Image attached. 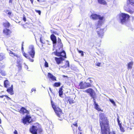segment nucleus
<instances>
[{"label": "nucleus", "mask_w": 134, "mask_h": 134, "mask_svg": "<svg viewBox=\"0 0 134 134\" xmlns=\"http://www.w3.org/2000/svg\"><path fill=\"white\" fill-rule=\"evenodd\" d=\"M99 122L101 134H116L114 131L110 132L109 121L105 114L103 113L99 114Z\"/></svg>", "instance_id": "f257e3e1"}, {"label": "nucleus", "mask_w": 134, "mask_h": 134, "mask_svg": "<svg viewBox=\"0 0 134 134\" xmlns=\"http://www.w3.org/2000/svg\"><path fill=\"white\" fill-rule=\"evenodd\" d=\"M24 42H23L21 44V50L23 55L27 59H29L30 61L33 62L34 60L33 59L34 58L35 54V48L33 45L30 46L29 48L28 54L25 53L24 50L23 48Z\"/></svg>", "instance_id": "f03ea898"}, {"label": "nucleus", "mask_w": 134, "mask_h": 134, "mask_svg": "<svg viewBox=\"0 0 134 134\" xmlns=\"http://www.w3.org/2000/svg\"><path fill=\"white\" fill-rule=\"evenodd\" d=\"M53 53L55 55L60 57H55L54 58L56 63L58 65L62 63L63 61L66 58V53L64 50L59 52L58 51V50L57 49Z\"/></svg>", "instance_id": "7ed1b4c3"}, {"label": "nucleus", "mask_w": 134, "mask_h": 134, "mask_svg": "<svg viewBox=\"0 0 134 134\" xmlns=\"http://www.w3.org/2000/svg\"><path fill=\"white\" fill-rule=\"evenodd\" d=\"M84 92L89 94L90 96L93 99V105L94 106L95 109L99 111H103V110L99 107V106L96 102L95 99L96 98L97 96L96 93L94 90L91 88H89Z\"/></svg>", "instance_id": "20e7f679"}, {"label": "nucleus", "mask_w": 134, "mask_h": 134, "mask_svg": "<svg viewBox=\"0 0 134 134\" xmlns=\"http://www.w3.org/2000/svg\"><path fill=\"white\" fill-rule=\"evenodd\" d=\"M52 107L54 109L55 112L57 116L61 118L60 120H62L64 118V114L62 110L59 107H57L52 103V101H51Z\"/></svg>", "instance_id": "39448f33"}, {"label": "nucleus", "mask_w": 134, "mask_h": 134, "mask_svg": "<svg viewBox=\"0 0 134 134\" xmlns=\"http://www.w3.org/2000/svg\"><path fill=\"white\" fill-rule=\"evenodd\" d=\"M29 131L32 134H41L43 130L39 126L32 125L30 127Z\"/></svg>", "instance_id": "423d86ee"}, {"label": "nucleus", "mask_w": 134, "mask_h": 134, "mask_svg": "<svg viewBox=\"0 0 134 134\" xmlns=\"http://www.w3.org/2000/svg\"><path fill=\"white\" fill-rule=\"evenodd\" d=\"M91 17L92 19L94 20H96L99 19V20L98 21L97 24V29L98 27V26L101 25L102 23L104 22L105 20V19L104 16H101L100 15H97L96 14H92L91 16Z\"/></svg>", "instance_id": "0eeeda50"}, {"label": "nucleus", "mask_w": 134, "mask_h": 134, "mask_svg": "<svg viewBox=\"0 0 134 134\" xmlns=\"http://www.w3.org/2000/svg\"><path fill=\"white\" fill-rule=\"evenodd\" d=\"M120 18L121 22L123 23L127 21L130 18V16L127 14L121 13L120 15Z\"/></svg>", "instance_id": "6e6552de"}, {"label": "nucleus", "mask_w": 134, "mask_h": 134, "mask_svg": "<svg viewBox=\"0 0 134 134\" xmlns=\"http://www.w3.org/2000/svg\"><path fill=\"white\" fill-rule=\"evenodd\" d=\"M53 47L54 48H56V49L55 51L58 49V51L59 52V51L61 49H62L63 45L62 42L60 38H58L57 42L56 43L55 46Z\"/></svg>", "instance_id": "1a4fd4ad"}, {"label": "nucleus", "mask_w": 134, "mask_h": 134, "mask_svg": "<svg viewBox=\"0 0 134 134\" xmlns=\"http://www.w3.org/2000/svg\"><path fill=\"white\" fill-rule=\"evenodd\" d=\"M31 117L29 115H26L25 117H24L22 119V122L24 124L28 125L31 122L30 119Z\"/></svg>", "instance_id": "9d476101"}, {"label": "nucleus", "mask_w": 134, "mask_h": 134, "mask_svg": "<svg viewBox=\"0 0 134 134\" xmlns=\"http://www.w3.org/2000/svg\"><path fill=\"white\" fill-rule=\"evenodd\" d=\"M50 38L52 42L53 46H55L57 43V39L56 37L54 34H52L50 36Z\"/></svg>", "instance_id": "9b49d317"}, {"label": "nucleus", "mask_w": 134, "mask_h": 134, "mask_svg": "<svg viewBox=\"0 0 134 134\" xmlns=\"http://www.w3.org/2000/svg\"><path fill=\"white\" fill-rule=\"evenodd\" d=\"M19 112L23 115H24L25 114H28L29 113V111L23 107H22L21 108Z\"/></svg>", "instance_id": "f8f14e48"}, {"label": "nucleus", "mask_w": 134, "mask_h": 134, "mask_svg": "<svg viewBox=\"0 0 134 134\" xmlns=\"http://www.w3.org/2000/svg\"><path fill=\"white\" fill-rule=\"evenodd\" d=\"M65 99L67 103L68 102L70 104H74L75 102L73 98H71L70 97H67L65 98Z\"/></svg>", "instance_id": "ddd939ff"}, {"label": "nucleus", "mask_w": 134, "mask_h": 134, "mask_svg": "<svg viewBox=\"0 0 134 134\" xmlns=\"http://www.w3.org/2000/svg\"><path fill=\"white\" fill-rule=\"evenodd\" d=\"M3 33L6 36H9L12 32L8 29H5L3 30Z\"/></svg>", "instance_id": "4468645a"}, {"label": "nucleus", "mask_w": 134, "mask_h": 134, "mask_svg": "<svg viewBox=\"0 0 134 134\" xmlns=\"http://www.w3.org/2000/svg\"><path fill=\"white\" fill-rule=\"evenodd\" d=\"M97 32L99 37L102 38L103 36L104 32V29H101L97 31Z\"/></svg>", "instance_id": "2eb2a0df"}, {"label": "nucleus", "mask_w": 134, "mask_h": 134, "mask_svg": "<svg viewBox=\"0 0 134 134\" xmlns=\"http://www.w3.org/2000/svg\"><path fill=\"white\" fill-rule=\"evenodd\" d=\"M48 76L49 79L53 81H56V77L50 73H48Z\"/></svg>", "instance_id": "dca6fc26"}, {"label": "nucleus", "mask_w": 134, "mask_h": 134, "mask_svg": "<svg viewBox=\"0 0 134 134\" xmlns=\"http://www.w3.org/2000/svg\"><path fill=\"white\" fill-rule=\"evenodd\" d=\"M80 88L81 89H83L86 88L85 82H84L83 81L80 82L79 84Z\"/></svg>", "instance_id": "f3484780"}, {"label": "nucleus", "mask_w": 134, "mask_h": 134, "mask_svg": "<svg viewBox=\"0 0 134 134\" xmlns=\"http://www.w3.org/2000/svg\"><path fill=\"white\" fill-rule=\"evenodd\" d=\"M8 89L7 90V91L8 93H10L11 95H12L13 94V85H11V86L10 87L8 88Z\"/></svg>", "instance_id": "a211bd4d"}, {"label": "nucleus", "mask_w": 134, "mask_h": 134, "mask_svg": "<svg viewBox=\"0 0 134 134\" xmlns=\"http://www.w3.org/2000/svg\"><path fill=\"white\" fill-rule=\"evenodd\" d=\"M4 12L9 18H10L13 16L12 12L9 10H5Z\"/></svg>", "instance_id": "6ab92c4d"}, {"label": "nucleus", "mask_w": 134, "mask_h": 134, "mask_svg": "<svg viewBox=\"0 0 134 134\" xmlns=\"http://www.w3.org/2000/svg\"><path fill=\"white\" fill-rule=\"evenodd\" d=\"M4 86L6 88H8L10 87V84L8 80H6L4 81Z\"/></svg>", "instance_id": "aec40b11"}, {"label": "nucleus", "mask_w": 134, "mask_h": 134, "mask_svg": "<svg viewBox=\"0 0 134 134\" xmlns=\"http://www.w3.org/2000/svg\"><path fill=\"white\" fill-rule=\"evenodd\" d=\"M65 64L64 65L61 66L63 68H65L67 67H69V61L66 60L65 61Z\"/></svg>", "instance_id": "412c9836"}, {"label": "nucleus", "mask_w": 134, "mask_h": 134, "mask_svg": "<svg viewBox=\"0 0 134 134\" xmlns=\"http://www.w3.org/2000/svg\"><path fill=\"white\" fill-rule=\"evenodd\" d=\"M98 3L100 4L103 5H106L107 2L104 0H97Z\"/></svg>", "instance_id": "4be33fe9"}, {"label": "nucleus", "mask_w": 134, "mask_h": 134, "mask_svg": "<svg viewBox=\"0 0 134 134\" xmlns=\"http://www.w3.org/2000/svg\"><path fill=\"white\" fill-rule=\"evenodd\" d=\"M3 25L5 27L9 28L10 26V24L8 21H7L6 22L3 23Z\"/></svg>", "instance_id": "5701e85b"}, {"label": "nucleus", "mask_w": 134, "mask_h": 134, "mask_svg": "<svg viewBox=\"0 0 134 134\" xmlns=\"http://www.w3.org/2000/svg\"><path fill=\"white\" fill-rule=\"evenodd\" d=\"M9 53L10 55L11 56L16 57L17 58L19 57V56L17 54L14 53L11 51H9Z\"/></svg>", "instance_id": "b1692460"}, {"label": "nucleus", "mask_w": 134, "mask_h": 134, "mask_svg": "<svg viewBox=\"0 0 134 134\" xmlns=\"http://www.w3.org/2000/svg\"><path fill=\"white\" fill-rule=\"evenodd\" d=\"M63 88L62 87H60L59 88V96L62 97V96L63 94V91H62Z\"/></svg>", "instance_id": "393cba45"}, {"label": "nucleus", "mask_w": 134, "mask_h": 134, "mask_svg": "<svg viewBox=\"0 0 134 134\" xmlns=\"http://www.w3.org/2000/svg\"><path fill=\"white\" fill-rule=\"evenodd\" d=\"M133 62H129L127 64L128 69H131L132 68V66L133 65Z\"/></svg>", "instance_id": "a878e982"}, {"label": "nucleus", "mask_w": 134, "mask_h": 134, "mask_svg": "<svg viewBox=\"0 0 134 134\" xmlns=\"http://www.w3.org/2000/svg\"><path fill=\"white\" fill-rule=\"evenodd\" d=\"M61 85V83L60 82H56L54 83L53 85V86L54 87H59Z\"/></svg>", "instance_id": "bb28decb"}, {"label": "nucleus", "mask_w": 134, "mask_h": 134, "mask_svg": "<svg viewBox=\"0 0 134 134\" xmlns=\"http://www.w3.org/2000/svg\"><path fill=\"white\" fill-rule=\"evenodd\" d=\"M85 84L86 88L92 86V85L90 83L85 82Z\"/></svg>", "instance_id": "cd10ccee"}, {"label": "nucleus", "mask_w": 134, "mask_h": 134, "mask_svg": "<svg viewBox=\"0 0 134 134\" xmlns=\"http://www.w3.org/2000/svg\"><path fill=\"white\" fill-rule=\"evenodd\" d=\"M77 51L78 52H79V53L81 54V56L82 57H83L84 56V54L83 53V52L81 50H77Z\"/></svg>", "instance_id": "c85d7f7f"}, {"label": "nucleus", "mask_w": 134, "mask_h": 134, "mask_svg": "<svg viewBox=\"0 0 134 134\" xmlns=\"http://www.w3.org/2000/svg\"><path fill=\"white\" fill-rule=\"evenodd\" d=\"M120 130L122 132H124L125 131L124 128L122 127L121 125L120 124V125H119Z\"/></svg>", "instance_id": "c756f323"}, {"label": "nucleus", "mask_w": 134, "mask_h": 134, "mask_svg": "<svg viewBox=\"0 0 134 134\" xmlns=\"http://www.w3.org/2000/svg\"><path fill=\"white\" fill-rule=\"evenodd\" d=\"M109 101L111 102L114 105H115V103L114 100L111 99H109Z\"/></svg>", "instance_id": "7c9ffc66"}, {"label": "nucleus", "mask_w": 134, "mask_h": 134, "mask_svg": "<svg viewBox=\"0 0 134 134\" xmlns=\"http://www.w3.org/2000/svg\"><path fill=\"white\" fill-rule=\"evenodd\" d=\"M40 42L44 44L45 43L44 41H43L42 38L41 37L40 38Z\"/></svg>", "instance_id": "2f4dec72"}, {"label": "nucleus", "mask_w": 134, "mask_h": 134, "mask_svg": "<svg viewBox=\"0 0 134 134\" xmlns=\"http://www.w3.org/2000/svg\"><path fill=\"white\" fill-rule=\"evenodd\" d=\"M101 64V63L98 62L97 63H96V65L98 66L99 67L100 66Z\"/></svg>", "instance_id": "473e14b6"}, {"label": "nucleus", "mask_w": 134, "mask_h": 134, "mask_svg": "<svg viewBox=\"0 0 134 134\" xmlns=\"http://www.w3.org/2000/svg\"><path fill=\"white\" fill-rule=\"evenodd\" d=\"M35 11L37 13H38L39 15L41 14V11L40 10H35Z\"/></svg>", "instance_id": "72a5a7b5"}, {"label": "nucleus", "mask_w": 134, "mask_h": 134, "mask_svg": "<svg viewBox=\"0 0 134 134\" xmlns=\"http://www.w3.org/2000/svg\"><path fill=\"white\" fill-rule=\"evenodd\" d=\"M44 66L46 67L47 68L48 67V63L45 61L44 64Z\"/></svg>", "instance_id": "f704fd0d"}, {"label": "nucleus", "mask_w": 134, "mask_h": 134, "mask_svg": "<svg viewBox=\"0 0 134 134\" xmlns=\"http://www.w3.org/2000/svg\"><path fill=\"white\" fill-rule=\"evenodd\" d=\"M4 97H5L7 99V100H11V99L9 97H8L7 95H4Z\"/></svg>", "instance_id": "c9c22d12"}, {"label": "nucleus", "mask_w": 134, "mask_h": 134, "mask_svg": "<svg viewBox=\"0 0 134 134\" xmlns=\"http://www.w3.org/2000/svg\"><path fill=\"white\" fill-rule=\"evenodd\" d=\"M117 121L118 122L119 125H120V124H121L120 123V121L119 120V117H118L117 118Z\"/></svg>", "instance_id": "e433bc0d"}, {"label": "nucleus", "mask_w": 134, "mask_h": 134, "mask_svg": "<svg viewBox=\"0 0 134 134\" xmlns=\"http://www.w3.org/2000/svg\"><path fill=\"white\" fill-rule=\"evenodd\" d=\"M23 16V21L24 22H25L26 21V18H25V15H24Z\"/></svg>", "instance_id": "4c0bfd02"}, {"label": "nucleus", "mask_w": 134, "mask_h": 134, "mask_svg": "<svg viewBox=\"0 0 134 134\" xmlns=\"http://www.w3.org/2000/svg\"><path fill=\"white\" fill-rule=\"evenodd\" d=\"M127 12H128L132 13H133V12L130 9H129L127 11Z\"/></svg>", "instance_id": "58836bf2"}, {"label": "nucleus", "mask_w": 134, "mask_h": 134, "mask_svg": "<svg viewBox=\"0 0 134 134\" xmlns=\"http://www.w3.org/2000/svg\"><path fill=\"white\" fill-rule=\"evenodd\" d=\"M73 125H74V126H75L77 128V123H76L75 124H73Z\"/></svg>", "instance_id": "ea45409f"}, {"label": "nucleus", "mask_w": 134, "mask_h": 134, "mask_svg": "<svg viewBox=\"0 0 134 134\" xmlns=\"http://www.w3.org/2000/svg\"><path fill=\"white\" fill-rule=\"evenodd\" d=\"M14 134H18V133L17 132V131L16 130H15L14 132Z\"/></svg>", "instance_id": "a19ab883"}, {"label": "nucleus", "mask_w": 134, "mask_h": 134, "mask_svg": "<svg viewBox=\"0 0 134 134\" xmlns=\"http://www.w3.org/2000/svg\"><path fill=\"white\" fill-rule=\"evenodd\" d=\"M3 59L2 57L0 55V62L2 61Z\"/></svg>", "instance_id": "79ce46f5"}, {"label": "nucleus", "mask_w": 134, "mask_h": 134, "mask_svg": "<svg viewBox=\"0 0 134 134\" xmlns=\"http://www.w3.org/2000/svg\"><path fill=\"white\" fill-rule=\"evenodd\" d=\"M13 0H9V3H12Z\"/></svg>", "instance_id": "37998d69"}, {"label": "nucleus", "mask_w": 134, "mask_h": 134, "mask_svg": "<svg viewBox=\"0 0 134 134\" xmlns=\"http://www.w3.org/2000/svg\"><path fill=\"white\" fill-rule=\"evenodd\" d=\"M18 66L20 68H21V64H19Z\"/></svg>", "instance_id": "c03bdc74"}, {"label": "nucleus", "mask_w": 134, "mask_h": 134, "mask_svg": "<svg viewBox=\"0 0 134 134\" xmlns=\"http://www.w3.org/2000/svg\"><path fill=\"white\" fill-rule=\"evenodd\" d=\"M35 91V89H32L31 90V92H32L34 91Z\"/></svg>", "instance_id": "a18cd8bd"}, {"label": "nucleus", "mask_w": 134, "mask_h": 134, "mask_svg": "<svg viewBox=\"0 0 134 134\" xmlns=\"http://www.w3.org/2000/svg\"><path fill=\"white\" fill-rule=\"evenodd\" d=\"M34 1V0H30V1H31L32 4H33Z\"/></svg>", "instance_id": "49530a36"}, {"label": "nucleus", "mask_w": 134, "mask_h": 134, "mask_svg": "<svg viewBox=\"0 0 134 134\" xmlns=\"http://www.w3.org/2000/svg\"><path fill=\"white\" fill-rule=\"evenodd\" d=\"M4 96V95H2L1 96H0V98H2Z\"/></svg>", "instance_id": "de8ad7c7"}, {"label": "nucleus", "mask_w": 134, "mask_h": 134, "mask_svg": "<svg viewBox=\"0 0 134 134\" xmlns=\"http://www.w3.org/2000/svg\"><path fill=\"white\" fill-rule=\"evenodd\" d=\"M78 129L80 131H81V127H78Z\"/></svg>", "instance_id": "09e8293b"}, {"label": "nucleus", "mask_w": 134, "mask_h": 134, "mask_svg": "<svg viewBox=\"0 0 134 134\" xmlns=\"http://www.w3.org/2000/svg\"><path fill=\"white\" fill-rule=\"evenodd\" d=\"M71 127H72V128H73V130L74 131V129H73V126L72 125H71Z\"/></svg>", "instance_id": "8fccbe9b"}, {"label": "nucleus", "mask_w": 134, "mask_h": 134, "mask_svg": "<svg viewBox=\"0 0 134 134\" xmlns=\"http://www.w3.org/2000/svg\"><path fill=\"white\" fill-rule=\"evenodd\" d=\"M49 89L50 90V91H51V88H49Z\"/></svg>", "instance_id": "3c124183"}, {"label": "nucleus", "mask_w": 134, "mask_h": 134, "mask_svg": "<svg viewBox=\"0 0 134 134\" xmlns=\"http://www.w3.org/2000/svg\"><path fill=\"white\" fill-rule=\"evenodd\" d=\"M37 1H38V2H40V1H39V0H37Z\"/></svg>", "instance_id": "603ef678"}, {"label": "nucleus", "mask_w": 134, "mask_h": 134, "mask_svg": "<svg viewBox=\"0 0 134 134\" xmlns=\"http://www.w3.org/2000/svg\"><path fill=\"white\" fill-rule=\"evenodd\" d=\"M80 134H82L81 132H80Z\"/></svg>", "instance_id": "864d4df0"}, {"label": "nucleus", "mask_w": 134, "mask_h": 134, "mask_svg": "<svg viewBox=\"0 0 134 134\" xmlns=\"http://www.w3.org/2000/svg\"><path fill=\"white\" fill-rule=\"evenodd\" d=\"M53 33H54V34H55V33L54 32H53Z\"/></svg>", "instance_id": "5fc2aeb1"}]
</instances>
